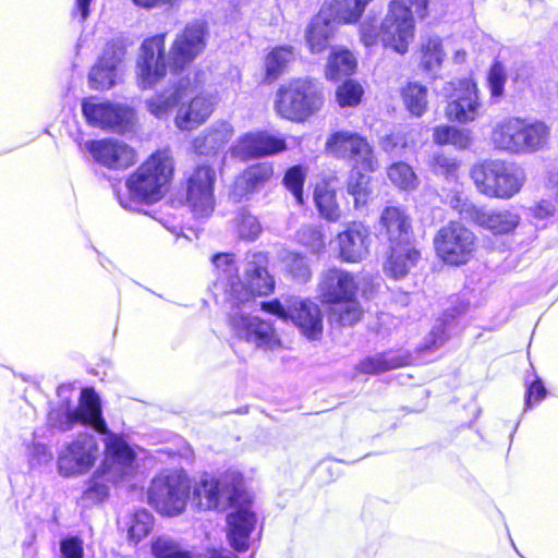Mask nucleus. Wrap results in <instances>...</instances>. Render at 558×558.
<instances>
[{
	"instance_id": "nucleus-1",
	"label": "nucleus",
	"mask_w": 558,
	"mask_h": 558,
	"mask_svg": "<svg viewBox=\"0 0 558 558\" xmlns=\"http://www.w3.org/2000/svg\"><path fill=\"white\" fill-rule=\"evenodd\" d=\"M216 270L214 291L229 308V324L233 336L264 352L282 348V341L269 320L252 315L259 305L255 295H267L275 289V280L267 270V257L254 253L247 257L244 267L245 282L239 276V268L232 254L219 253L213 256Z\"/></svg>"
},
{
	"instance_id": "nucleus-2",
	"label": "nucleus",
	"mask_w": 558,
	"mask_h": 558,
	"mask_svg": "<svg viewBox=\"0 0 558 558\" xmlns=\"http://www.w3.org/2000/svg\"><path fill=\"white\" fill-rule=\"evenodd\" d=\"M173 159L169 150H157L126 180L128 195L118 194L120 205L137 210L141 204L160 201L173 174Z\"/></svg>"
},
{
	"instance_id": "nucleus-3",
	"label": "nucleus",
	"mask_w": 558,
	"mask_h": 558,
	"mask_svg": "<svg viewBox=\"0 0 558 558\" xmlns=\"http://www.w3.org/2000/svg\"><path fill=\"white\" fill-rule=\"evenodd\" d=\"M105 459L83 494V498L90 502L105 500L110 487L125 480L133 471L135 453L122 437L110 434L105 439Z\"/></svg>"
},
{
	"instance_id": "nucleus-4",
	"label": "nucleus",
	"mask_w": 558,
	"mask_h": 558,
	"mask_svg": "<svg viewBox=\"0 0 558 558\" xmlns=\"http://www.w3.org/2000/svg\"><path fill=\"white\" fill-rule=\"evenodd\" d=\"M550 128L539 120L507 117L493 128L494 146L513 155H527L543 150L549 142Z\"/></svg>"
},
{
	"instance_id": "nucleus-5",
	"label": "nucleus",
	"mask_w": 558,
	"mask_h": 558,
	"mask_svg": "<svg viewBox=\"0 0 558 558\" xmlns=\"http://www.w3.org/2000/svg\"><path fill=\"white\" fill-rule=\"evenodd\" d=\"M319 298L323 303L332 305L331 318L341 326L357 323L363 310L356 300L357 282L347 270L330 268L322 274Z\"/></svg>"
},
{
	"instance_id": "nucleus-6",
	"label": "nucleus",
	"mask_w": 558,
	"mask_h": 558,
	"mask_svg": "<svg viewBox=\"0 0 558 558\" xmlns=\"http://www.w3.org/2000/svg\"><path fill=\"white\" fill-rule=\"evenodd\" d=\"M48 425L60 432H68L75 425H82L107 437L111 434L102 416L100 398L94 388L82 389L76 407H72L70 399L64 397L61 403L49 412Z\"/></svg>"
},
{
	"instance_id": "nucleus-7",
	"label": "nucleus",
	"mask_w": 558,
	"mask_h": 558,
	"mask_svg": "<svg viewBox=\"0 0 558 558\" xmlns=\"http://www.w3.org/2000/svg\"><path fill=\"white\" fill-rule=\"evenodd\" d=\"M470 174L480 193L501 199L513 197L525 182V173L521 168L500 159L476 163Z\"/></svg>"
},
{
	"instance_id": "nucleus-8",
	"label": "nucleus",
	"mask_w": 558,
	"mask_h": 558,
	"mask_svg": "<svg viewBox=\"0 0 558 558\" xmlns=\"http://www.w3.org/2000/svg\"><path fill=\"white\" fill-rule=\"evenodd\" d=\"M324 105L320 88L310 80L298 78L281 85L276 93V112L291 121H304Z\"/></svg>"
},
{
	"instance_id": "nucleus-9",
	"label": "nucleus",
	"mask_w": 558,
	"mask_h": 558,
	"mask_svg": "<svg viewBox=\"0 0 558 558\" xmlns=\"http://www.w3.org/2000/svg\"><path fill=\"white\" fill-rule=\"evenodd\" d=\"M260 308L282 320H291L308 339H317L323 332L322 312L313 301L288 296L284 303L278 299L260 302Z\"/></svg>"
},
{
	"instance_id": "nucleus-10",
	"label": "nucleus",
	"mask_w": 558,
	"mask_h": 558,
	"mask_svg": "<svg viewBox=\"0 0 558 558\" xmlns=\"http://www.w3.org/2000/svg\"><path fill=\"white\" fill-rule=\"evenodd\" d=\"M190 481L183 472L161 473L156 476L148 489V500L162 514H180L190 497Z\"/></svg>"
},
{
	"instance_id": "nucleus-11",
	"label": "nucleus",
	"mask_w": 558,
	"mask_h": 558,
	"mask_svg": "<svg viewBox=\"0 0 558 558\" xmlns=\"http://www.w3.org/2000/svg\"><path fill=\"white\" fill-rule=\"evenodd\" d=\"M325 150L328 155L351 162L352 167L374 172L379 163L373 146L357 132L338 130L332 132L326 143Z\"/></svg>"
},
{
	"instance_id": "nucleus-12",
	"label": "nucleus",
	"mask_w": 558,
	"mask_h": 558,
	"mask_svg": "<svg viewBox=\"0 0 558 558\" xmlns=\"http://www.w3.org/2000/svg\"><path fill=\"white\" fill-rule=\"evenodd\" d=\"M437 256L447 265L466 264L476 251V235L465 226L450 221L434 238Z\"/></svg>"
},
{
	"instance_id": "nucleus-13",
	"label": "nucleus",
	"mask_w": 558,
	"mask_h": 558,
	"mask_svg": "<svg viewBox=\"0 0 558 558\" xmlns=\"http://www.w3.org/2000/svg\"><path fill=\"white\" fill-rule=\"evenodd\" d=\"M414 28L411 9L403 1L393 0L380 24V41L385 47L403 54L414 38Z\"/></svg>"
},
{
	"instance_id": "nucleus-14",
	"label": "nucleus",
	"mask_w": 558,
	"mask_h": 558,
	"mask_svg": "<svg viewBox=\"0 0 558 558\" xmlns=\"http://www.w3.org/2000/svg\"><path fill=\"white\" fill-rule=\"evenodd\" d=\"M99 458V446L94 435L83 433L64 446L58 457V471L64 477L87 473Z\"/></svg>"
},
{
	"instance_id": "nucleus-15",
	"label": "nucleus",
	"mask_w": 558,
	"mask_h": 558,
	"mask_svg": "<svg viewBox=\"0 0 558 558\" xmlns=\"http://www.w3.org/2000/svg\"><path fill=\"white\" fill-rule=\"evenodd\" d=\"M215 169L207 165L197 166L186 178L185 204L197 218H207L215 209Z\"/></svg>"
},
{
	"instance_id": "nucleus-16",
	"label": "nucleus",
	"mask_w": 558,
	"mask_h": 558,
	"mask_svg": "<svg viewBox=\"0 0 558 558\" xmlns=\"http://www.w3.org/2000/svg\"><path fill=\"white\" fill-rule=\"evenodd\" d=\"M239 485V480L234 475L205 477L195 487L194 496L198 499L199 508L204 510L225 509L240 498Z\"/></svg>"
},
{
	"instance_id": "nucleus-17",
	"label": "nucleus",
	"mask_w": 558,
	"mask_h": 558,
	"mask_svg": "<svg viewBox=\"0 0 558 558\" xmlns=\"http://www.w3.org/2000/svg\"><path fill=\"white\" fill-rule=\"evenodd\" d=\"M166 72L165 35L146 39L141 46L137 60V76L141 87L154 86L166 75Z\"/></svg>"
},
{
	"instance_id": "nucleus-18",
	"label": "nucleus",
	"mask_w": 558,
	"mask_h": 558,
	"mask_svg": "<svg viewBox=\"0 0 558 558\" xmlns=\"http://www.w3.org/2000/svg\"><path fill=\"white\" fill-rule=\"evenodd\" d=\"M82 110L89 124L119 133L124 132L134 118V112L129 107L97 102L94 98L85 99Z\"/></svg>"
},
{
	"instance_id": "nucleus-19",
	"label": "nucleus",
	"mask_w": 558,
	"mask_h": 558,
	"mask_svg": "<svg viewBox=\"0 0 558 558\" xmlns=\"http://www.w3.org/2000/svg\"><path fill=\"white\" fill-rule=\"evenodd\" d=\"M207 34L206 22L196 20L177 35L170 49L171 65L174 70L182 69L202 53Z\"/></svg>"
},
{
	"instance_id": "nucleus-20",
	"label": "nucleus",
	"mask_w": 558,
	"mask_h": 558,
	"mask_svg": "<svg viewBox=\"0 0 558 558\" xmlns=\"http://www.w3.org/2000/svg\"><path fill=\"white\" fill-rule=\"evenodd\" d=\"M450 97L451 100L446 107V114L450 120L469 123L482 114L483 105L480 100V90L472 80H461Z\"/></svg>"
},
{
	"instance_id": "nucleus-21",
	"label": "nucleus",
	"mask_w": 558,
	"mask_h": 558,
	"mask_svg": "<svg viewBox=\"0 0 558 558\" xmlns=\"http://www.w3.org/2000/svg\"><path fill=\"white\" fill-rule=\"evenodd\" d=\"M232 154L241 159L276 155L287 149L286 140L266 131L240 136L232 146Z\"/></svg>"
},
{
	"instance_id": "nucleus-22",
	"label": "nucleus",
	"mask_w": 558,
	"mask_h": 558,
	"mask_svg": "<svg viewBox=\"0 0 558 558\" xmlns=\"http://www.w3.org/2000/svg\"><path fill=\"white\" fill-rule=\"evenodd\" d=\"M85 148L96 162L109 169H125L136 160L134 149L117 140L88 141Z\"/></svg>"
},
{
	"instance_id": "nucleus-23",
	"label": "nucleus",
	"mask_w": 558,
	"mask_h": 558,
	"mask_svg": "<svg viewBox=\"0 0 558 558\" xmlns=\"http://www.w3.org/2000/svg\"><path fill=\"white\" fill-rule=\"evenodd\" d=\"M190 93H197L189 105H182L175 116L174 123L182 131H190L203 124L214 111V97L207 90H199L198 83L190 87Z\"/></svg>"
},
{
	"instance_id": "nucleus-24",
	"label": "nucleus",
	"mask_w": 558,
	"mask_h": 558,
	"mask_svg": "<svg viewBox=\"0 0 558 558\" xmlns=\"http://www.w3.org/2000/svg\"><path fill=\"white\" fill-rule=\"evenodd\" d=\"M340 257L348 263H357L368 255L371 233L361 222H352L337 236Z\"/></svg>"
},
{
	"instance_id": "nucleus-25",
	"label": "nucleus",
	"mask_w": 558,
	"mask_h": 558,
	"mask_svg": "<svg viewBox=\"0 0 558 558\" xmlns=\"http://www.w3.org/2000/svg\"><path fill=\"white\" fill-rule=\"evenodd\" d=\"M233 126L227 121H217L192 141V148L198 155H216L233 136Z\"/></svg>"
},
{
	"instance_id": "nucleus-26",
	"label": "nucleus",
	"mask_w": 558,
	"mask_h": 558,
	"mask_svg": "<svg viewBox=\"0 0 558 558\" xmlns=\"http://www.w3.org/2000/svg\"><path fill=\"white\" fill-rule=\"evenodd\" d=\"M228 539L238 551L248 548V537L256 524V515L248 506L235 509L227 517Z\"/></svg>"
},
{
	"instance_id": "nucleus-27",
	"label": "nucleus",
	"mask_w": 558,
	"mask_h": 558,
	"mask_svg": "<svg viewBox=\"0 0 558 558\" xmlns=\"http://www.w3.org/2000/svg\"><path fill=\"white\" fill-rule=\"evenodd\" d=\"M421 259V252L413 243L391 245L384 264L385 274L393 279L404 278Z\"/></svg>"
},
{
	"instance_id": "nucleus-28",
	"label": "nucleus",
	"mask_w": 558,
	"mask_h": 558,
	"mask_svg": "<svg viewBox=\"0 0 558 558\" xmlns=\"http://www.w3.org/2000/svg\"><path fill=\"white\" fill-rule=\"evenodd\" d=\"M380 225L390 246L412 243L410 218L399 207L385 208L380 216Z\"/></svg>"
},
{
	"instance_id": "nucleus-29",
	"label": "nucleus",
	"mask_w": 558,
	"mask_h": 558,
	"mask_svg": "<svg viewBox=\"0 0 558 558\" xmlns=\"http://www.w3.org/2000/svg\"><path fill=\"white\" fill-rule=\"evenodd\" d=\"M472 210V221L495 234H504L513 231L520 221V217L510 210H488L481 207Z\"/></svg>"
},
{
	"instance_id": "nucleus-30",
	"label": "nucleus",
	"mask_w": 558,
	"mask_h": 558,
	"mask_svg": "<svg viewBox=\"0 0 558 558\" xmlns=\"http://www.w3.org/2000/svg\"><path fill=\"white\" fill-rule=\"evenodd\" d=\"M337 22L332 20L326 9H323L311 22L306 32V41L312 52L324 51L337 31Z\"/></svg>"
},
{
	"instance_id": "nucleus-31",
	"label": "nucleus",
	"mask_w": 558,
	"mask_h": 558,
	"mask_svg": "<svg viewBox=\"0 0 558 558\" xmlns=\"http://www.w3.org/2000/svg\"><path fill=\"white\" fill-rule=\"evenodd\" d=\"M372 0H329L326 2L327 13L338 24H354L362 16Z\"/></svg>"
},
{
	"instance_id": "nucleus-32",
	"label": "nucleus",
	"mask_w": 558,
	"mask_h": 558,
	"mask_svg": "<svg viewBox=\"0 0 558 558\" xmlns=\"http://www.w3.org/2000/svg\"><path fill=\"white\" fill-rule=\"evenodd\" d=\"M418 53L420 66L426 72H437L446 57L441 38L438 36H429L423 39Z\"/></svg>"
},
{
	"instance_id": "nucleus-33",
	"label": "nucleus",
	"mask_w": 558,
	"mask_h": 558,
	"mask_svg": "<svg viewBox=\"0 0 558 558\" xmlns=\"http://www.w3.org/2000/svg\"><path fill=\"white\" fill-rule=\"evenodd\" d=\"M407 363V355L398 354L395 352H386L362 360L357 365V369L361 373L374 375L398 368L405 365Z\"/></svg>"
},
{
	"instance_id": "nucleus-34",
	"label": "nucleus",
	"mask_w": 558,
	"mask_h": 558,
	"mask_svg": "<svg viewBox=\"0 0 558 558\" xmlns=\"http://www.w3.org/2000/svg\"><path fill=\"white\" fill-rule=\"evenodd\" d=\"M294 60V51L291 46H278L265 57V82L276 81Z\"/></svg>"
},
{
	"instance_id": "nucleus-35",
	"label": "nucleus",
	"mask_w": 558,
	"mask_h": 558,
	"mask_svg": "<svg viewBox=\"0 0 558 558\" xmlns=\"http://www.w3.org/2000/svg\"><path fill=\"white\" fill-rule=\"evenodd\" d=\"M314 201L319 215L331 222L341 218V209L336 199V191L325 182L317 184L314 192Z\"/></svg>"
},
{
	"instance_id": "nucleus-36",
	"label": "nucleus",
	"mask_w": 558,
	"mask_h": 558,
	"mask_svg": "<svg viewBox=\"0 0 558 558\" xmlns=\"http://www.w3.org/2000/svg\"><path fill=\"white\" fill-rule=\"evenodd\" d=\"M356 66L354 56L347 49H339L331 52L327 66L326 76L329 80H339L353 73Z\"/></svg>"
},
{
	"instance_id": "nucleus-37",
	"label": "nucleus",
	"mask_w": 558,
	"mask_h": 558,
	"mask_svg": "<svg viewBox=\"0 0 558 558\" xmlns=\"http://www.w3.org/2000/svg\"><path fill=\"white\" fill-rule=\"evenodd\" d=\"M186 87L182 84L174 90L154 96L146 101L148 111L157 118L166 117L169 111L187 95Z\"/></svg>"
},
{
	"instance_id": "nucleus-38",
	"label": "nucleus",
	"mask_w": 558,
	"mask_h": 558,
	"mask_svg": "<svg viewBox=\"0 0 558 558\" xmlns=\"http://www.w3.org/2000/svg\"><path fill=\"white\" fill-rule=\"evenodd\" d=\"M407 109L416 117H421L427 108V88L418 83L411 82L401 92Z\"/></svg>"
},
{
	"instance_id": "nucleus-39",
	"label": "nucleus",
	"mask_w": 558,
	"mask_h": 558,
	"mask_svg": "<svg viewBox=\"0 0 558 558\" xmlns=\"http://www.w3.org/2000/svg\"><path fill=\"white\" fill-rule=\"evenodd\" d=\"M364 172L363 169L352 167L348 179L347 190L354 197L355 207L366 204L369 194V178Z\"/></svg>"
},
{
	"instance_id": "nucleus-40",
	"label": "nucleus",
	"mask_w": 558,
	"mask_h": 558,
	"mask_svg": "<svg viewBox=\"0 0 558 558\" xmlns=\"http://www.w3.org/2000/svg\"><path fill=\"white\" fill-rule=\"evenodd\" d=\"M434 140L438 144H451L458 148H466L471 143L469 132L448 125L436 128Z\"/></svg>"
},
{
	"instance_id": "nucleus-41",
	"label": "nucleus",
	"mask_w": 558,
	"mask_h": 558,
	"mask_svg": "<svg viewBox=\"0 0 558 558\" xmlns=\"http://www.w3.org/2000/svg\"><path fill=\"white\" fill-rule=\"evenodd\" d=\"M388 178L402 190H414L417 178L412 168L404 162H396L388 168Z\"/></svg>"
},
{
	"instance_id": "nucleus-42",
	"label": "nucleus",
	"mask_w": 558,
	"mask_h": 558,
	"mask_svg": "<svg viewBox=\"0 0 558 558\" xmlns=\"http://www.w3.org/2000/svg\"><path fill=\"white\" fill-rule=\"evenodd\" d=\"M306 171L302 166L289 168L283 177V185L293 195L298 205H303V186Z\"/></svg>"
},
{
	"instance_id": "nucleus-43",
	"label": "nucleus",
	"mask_w": 558,
	"mask_h": 558,
	"mask_svg": "<svg viewBox=\"0 0 558 558\" xmlns=\"http://www.w3.org/2000/svg\"><path fill=\"white\" fill-rule=\"evenodd\" d=\"M363 87L353 81H347L337 88L336 98L340 107H355L361 102Z\"/></svg>"
},
{
	"instance_id": "nucleus-44",
	"label": "nucleus",
	"mask_w": 558,
	"mask_h": 558,
	"mask_svg": "<svg viewBox=\"0 0 558 558\" xmlns=\"http://www.w3.org/2000/svg\"><path fill=\"white\" fill-rule=\"evenodd\" d=\"M236 230L240 238L254 241L262 233V226L258 219L247 211H241L235 218Z\"/></svg>"
},
{
	"instance_id": "nucleus-45",
	"label": "nucleus",
	"mask_w": 558,
	"mask_h": 558,
	"mask_svg": "<svg viewBox=\"0 0 558 558\" xmlns=\"http://www.w3.org/2000/svg\"><path fill=\"white\" fill-rule=\"evenodd\" d=\"M116 76L117 70L98 61L89 73L90 87L95 89H108L114 85Z\"/></svg>"
},
{
	"instance_id": "nucleus-46",
	"label": "nucleus",
	"mask_w": 558,
	"mask_h": 558,
	"mask_svg": "<svg viewBox=\"0 0 558 558\" xmlns=\"http://www.w3.org/2000/svg\"><path fill=\"white\" fill-rule=\"evenodd\" d=\"M274 174V167L270 162H260L251 166L245 170L243 179L247 187L256 189L268 182Z\"/></svg>"
},
{
	"instance_id": "nucleus-47",
	"label": "nucleus",
	"mask_w": 558,
	"mask_h": 558,
	"mask_svg": "<svg viewBox=\"0 0 558 558\" xmlns=\"http://www.w3.org/2000/svg\"><path fill=\"white\" fill-rule=\"evenodd\" d=\"M284 265L296 281L306 282L312 276L307 260L298 253H288L284 258Z\"/></svg>"
},
{
	"instance_id": "nucleus-48",
	"label": "nucleus",
	"mask_w": 558,
	"mask_h": 558,
	"mask_svg": "<svg viewBox=\"0 0 558 558\" xmlns=\"http://www.w3.org/2000/svg\"><path fill=\"white\" fill-rule=\"evenodd\" d=\"M153 529V515L145 509L134 513L129 527V536L135 542L145 537Z\"/></svg>"
},
{
	"instance_id": "nucleus-49",
	"label": "nucleus",
	"mask_w": 558,
	"mask_h": 558,
	"mask_svg": "<svg viewBox=\"0 0 558 558\" xmlns=\"http://www.w3.org/2000/svg\"><path fill=\"white\" fill-rule=\"evenodd\" d=\"M488 87L493 98H499L504 95L505 84L507 82L506 66L495 61L487 75Z\"/></svg>"
},
{
	"instance_id": "nucleus-50",
	"label": "nucleus",
	"mask_w": 558,
	"mask_h": 558,
	"mask_svg": "<svg viewBox=\"0 0 558 558\" xmlns=\"http://www.w3.org/2000/svg\"><path fill=\"white\" fill-rule=\"evenodd\" d=\"M153 553L156 558H192L189 551L166 537H160L154 543Z\"/></svg>"
},
{
	"instance_id": "nucleus-51",
	"label": "nucleus",
	"mask_w": 558,
	"mask_h": 558,
	"mask_svg": "<svg viewBox=\"0 0 558 558\" xmlns=\"http://www.w3.org/2000/svg\"><path fill=\"white\" fill-rule=\"evenodd\" d=\"M298 236L299 241L315 254L320 253L325 248L323 232L316 227H303L299 231Z\"/></svg>"
},
{
	"instance_id": "nucleus-52",
	"label": "nucleus",
	"mask_w": 558,
	"mask_h": 558,
	"mask_svg": "<svg viewBox=\"0 0 558 558\" xmlns=\"http://www.w3.org/2000/svg\"><path fill=\"white\" fill-rule=\"evenodd\" d=\"M452 209H454L462 219L473 220V210L478 209L477 206L469 202L466 197H464L459 191L453 192L452 194L447 195L445 201Z\"/></svg>"
},
{
	"instance_id": "nucleus-53",
	"label": "nucleus",
	"mask_w": 558,
	"mask_h": 558,
	"mask_svg": "<svg viewBox=\"0 0 558 558\" xmlns=\"http://www.w3.org/2000/svg\"><path fill=\"white\" fill-rule=\"evenodd\" d=\"M125 54V47L121 41H111L106 45L99 62L117 70Z\"/></svg>"
},
{
	"instance_id": "nucleus-54",
	"label": "nucleus",
	"mask_w": 558,
	"mask_h": 558,
	"mask_svg": "<svg viewBox=\"0 0 558 558\" xmlns=\"http://www.w3.org/2000/svg\"><path fill=\"white\" fill-rule=\"evenodd\" d=\"M445 318L441 320H438L437 324L434 326V328L430 330L429 335L427 336L425 340V349L432 350L435 348L440 347L445 343V341L449 337V326L447 323V316L448 314L444 315Z\"/></svg>"
},
{
	"instance_id": "nucleus-55",
	"label": "nucleus",
	"mask_w": 558,
	"mask_h": 558,
	"mask_svg": "<svg viewBox=\"0 0 558 558\" xmlns=\"http://www.w3.org/2000/svg\"><path fill=\"white\" fill-rule=\"evenodd\" d=\"M360 36L362 43L366 47H371L380 40V26L378 27L374 20L366 19L361 24Z\"/></svg>"
},
{
	"instance_id": "nucleus-56",
	"label": "nucleus",
	"mask_w": 558,
	"mask_h": 558,
	"mask_svg": "<svg viewBox=\"0 0 558 558\" xmlns=\"http://www.w3.org/2000/svg\"><path fill=\"white\" fill-rule=\"evenodd\" d=\"M433 169L436 173L446 175L447 178L454 177L458 169L456 159L447 157L442 154H436L433 158Z\"/></svg>"
},
{
	"instance_id": "nucleus-57",
	"label": "nucleus",
	"mask_w": 558,
	"mask_h": 558,
	"mask_svg": "<svg viewBox=\"0 0 558 558\" xmlns=\"http://www.w3.org/2000/svg\"><path fill=\"white\" fill-rule=\"evenodd\" d=\"M61 553L64 558H83V544L77 537L61 542Z\"/></svg>"
},
{
	"instance_id": "nucleus-58",
	"label": "nucleus",
	"mask_w": 558,
	"mask_h": 558,
	"mask_svg": "<svg viewBox=\"0 0 558 558\" xmlns=\"http://www.w3.org/2000/svg\"><path fill=\"white\" fill-rule=\"evenodd\" d=\"M381 147L386 153L399 156L405 143L400 134H389L381 138Z\"/></svg>"
},
{
	"instance_id": "nucleus-59",
	"label": "nucleus",
	"mask_w": 558,
	"mask_h": 558,
	"mask_svg": "<svg viewBox=\"0 0 558 558\" xmlns=\"http://www.w3.org/2000/svg\"><path fill=\"white\" fill-rule=\"evenodd\" d=\"M546 395V389L541 380L533 381L526 392L525 405L532 407V401L539 402Z\"/></svg>"
},
{
	"instance_id": "nucleus-60",
	"label": "nucleus",
	"mask_w": 558,
	"mask_h": 558,
	"mask_svg": "<svg viewBox=\"0 0 558 558\" xmlns=\"http://www.w3.org/2000/svg\"><path fill=\"white\" fill-rule=\"evenodd\" d=\"M556 211V207L553 203L543 201L534 206L533 213L536 218L545 219L551 216Z\"/></svg>"
},
{
	"instance_id": "nucleus-61",
	"label": "nucleus",
	"mask_w": 558,
	"mask_h": 558,
	"mask_svg": "<svg viewBox=\"0 0 558 558\" xmlns=\"http://www.w3.org/2000/svg\"><path fill=\"white\" fill-rule=\"evenodd\" d=\"M410 5L420 17L427 15L428 0H409Z\"/></svg>"
},
{
	"instance_id": "nucleus-62",
	"label": "nucleus",
	"mask_w": 558,
	"mask_h": 558,
	"mask_svg": "<svg viewBox=\"0 0 558 558\" xmlns=\"http://www.w3.org/2000/svg\"><path fill=\"white\" fill-rule=\"evenodd\" d=\"M135 4L143 8H154L163 4H172L177 0H133Z\"/></svg>"
},
{
	"instance_id": "nucleus-63",
	"label": "nucleus",
	"mask_w": 558,
	"mask_h": 558,
	"mask_svg": "<svg viewBox=\"0 0 558 558\" xmlns=\"http://www.w3.org/2000/svg\"><path fill=\"white\" fill-rule=\"evenodd\" d=\"M92 0H75V9L81 14V20L85 21L89 14V3Z\"/></svg>"
},
{
	"instance_id": "nucleus-64",
	"label": "nucleus",
	"mask_w": 558,
	"mask_h": 558,
	"mask_svg": "<svg viewBox=\"0 0 558 558\" xmlns=\"http://www.w3.org/2000/svg\"><path fill=\"white\" fill-rule=\"evenodd\" d=\"M206 558H230V556L223 551L211 549L208 550Z\"/></svg>"
}]
</instances>
